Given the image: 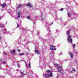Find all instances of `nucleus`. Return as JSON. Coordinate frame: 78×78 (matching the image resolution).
<instances>
[{"label":"nucleus","instance_id":"1","mask_svg":"<svg viewBox=\"0 0 78 78\" xmlns=\"http://www.w3.org/2000/svg\"><path fill=\"white\" fill-rule=\"evenodd\" d=\"M70 30H69L67 32L66 34L68 35L67 39L68 42L72 43V36L70 35Z\"/></svg>","mask_w":78,"mask_h":78},{"label":"nucleus","instance_id":"2","mask_svg":"<svg viewBox=\"0 0 78 78\" xmlns=\"http://www.w3.org/2000/svg\"><path fill=\"white\" fill-rule=\"evenodd\" d=\"M52 74L53 73H51L50 74H44L43 76L46 77V78H48V77H51Z\"/></svg>","mask_w":78,"mask_h":78},{"label":"nucleus","instance_id":"3","mask_svg":"<svg viewBox=\"0 0 78 78\" xmlns=\"http://www.w3.org/2000/svg\"><path fill=\"white\" fill-rule=\"evenodd\" d=\"M58 72H60L61 73H63L64 71L62 70V67L59 66L58 67Z\"/></svg>","mask_w":78,"mask_h":78},{"label":"nucleus","instance_id":"4","mask_svg":"<svg viewBox=\"0 0 78 78\" xmlns=\"http://www.w3.org/2000/svg\"><path fill=\"white\" fill-rule=\"evenodd\" d=\"M35 53L37 54V55H39L40 54V52L38 51V48H37V47H35Z\"/></svg>","mask_w":78,"mask_h":78},{"label":"nucleus","instance_id":"5","mask_svg":"<svg viewBox=\"0 0 78 78\" xmlns=\"http://www.w3.org/2000/svg\"><path fill=\"white\" fill-rule=\"evenodd\" d=\"M20 14H21V12H20L19 11L17 12V17L16 18V19H18L19 18H20Z\"/></svg>","mask_w":78,"mask_h":78},{"label":"nucleus","instance_id":"6","mask_svg":"<svg viewBox=\"0 0 78 78\" xmlns=\"http://www.w3.org/2000/svg\"><path fill=\"white\" fill-rule=\"evenodd\" d=\"M55 48V47L53 45L51 46L50 47V48L51 50H56V48Z\"/></svg>","mask_w":78,"mask_h":78},{"label":"nucleus","instance_id":"7","mask_svg":"<svg viewBox=\"0 0 78 78\" xmlns=\"http://www.w3.org/2000/svg\"><path fill=\"white\" fill-rule=\"evenodd\" d=\"M27 6H29L30 8H32V7H33V5H32V4H31L30 3H28L27 5Z\"/></svg>","mask_w":78,"mask_h":78},{"label":"nucleus","instance_id":"8","mask_svg":"<svg viewBox=\"0 0 78 78\" xmlns=\"http://www.w3.org/2000/svg\"><path fill=\"white\" fill-rule=\"evenodd\" d=\"M15 52H16V50H13L12 51L11 53L12 54H13V55H14V54H15Z\"/></svg>","mask_w":78,"mask_h":78},{"label":"nucleus","instance_id":"9","mask_svg":"<svg viewBox=\"0 0 78 78\" xmlns=\"http://www.w3.org/2000/svg\"><path fill=\"white\" fill-rule=\"evenodd\" d=\"M70 55V56L71 57V58H73V54L72 53V52H70L69 53Z\"/></svg>","mask_w":78,"mask_h":78},{"label":"nucleus","instance_id":"10","mask_svg":"<svg viewBox=\"0 0 78 78\" xmlns=\"http://www.w3.org/2000/svg\"><path fill=\"white\" fill-rule=\"evenodd\" d=\"M23 76H24V75L23 74V73L21 72V76H20V77H23Z\"/></svg>","mask_w":78,"mask_h":78},{"label":"nucleus","instance_id":"11","mask_svg":"<svg viewBox=\"0 0 78 78\" xmlns=\"http://www.w3.org/2000/svg\"><path fill=\"white\" fill-rule=\"evenodd\" d=\"M43 16L42 15L41 16V20H43L44 18H43Z\"/></svg>","mask_w":78,"mask_h":78},{"label":"nucleus","instance_id":"12","mask_svg":"<svg viewBox=\"0 0 78 78\" xmlns=\"http://www.w3.org/2000/svg\"><path fill=\"white\" fill-rule=\"evenodd\" d=\"M68 15L69 17H70L71 14V13H70L68 12Z\"/></svg>","mask_w":78,"mask_h":78},{"label":"nucleus","instance_id":"13","mask_svg":"<svg viewBox=\"0 0 78 78\" xmlns=\"http://www.w3.org/2000/svg\"><path fill=\"white\" fill-rule=\"evenodd\" d=\"M5 6H6L5 3H4L3 4H2V7H3V8H4V7H5Z\"/></svg>","mask_w":78,"mask_h":78},{"label":"nucleus","instance_id":"14","mask_svg":"<svg viewBox=\"0 0 78 78\" xmlns=\"http://www.w3.org/2000/svg\"><path fill=\"white\" fill-rule=\"evenodd\" d=\"M24 55V53H22L21 54H19V55H20V56H23V55Z\"/></svg>","mask_w":78,"mask_h":78},{"label":"nucleus","instance_id":"15","mask_svg":"<svg viewBox=\"0 0 78 78\" xmlns=\"http://www.w3.org/2000/svg\"><path fill=\"white\" fill-rule=\"evenodd\" d=\"M75 72V69H73L71 71V73H73V72Z\"/></svg>","mask_w":78,"mask_h":78},{"label":"nucleus","instance_id":"16","mask_svg":"<svg viewBox=\"0 0 78 78\" xmlns=\"http://www.w3.org/2000/svg\"><path fill=\"white\" fill-rule=\"evenodd\" d=\"M0 27H5V25L3 24H1L0 25Z\"/></svg>","mask_w":78,"mask_h":78},{"label":"nucleus","instance_id":"17","mask_svg":"<svg viewBox=\"0 0 78 78\" xmlns=\"http://www.w3.org/2000/svg\"><path fill=\"white\" fill-rule=\"evenodd\" d=\"M20 27V24H17V28H19V27Z\"/></svg>","mask_w":78,"mask_h":78},{"label":"nucleus","instance_id":"18","mask_svg":"<svg viewBox=\"0 0 78 78\" xmlns=\"http://www.w3.org/2000/svg\"><path fill=\"white\" fill-rule=\"evenodd\" d=\"M47 73H50V72H51V71L50 70H47Z\"/></svg>","mask_w":78,"mask_h":78},{"label":"nucleus","instance_id":"19","mask_svg":"<svg viewBox=\"0 0 78 78\" xmlns=\"http://www.w3.org/2000/svg\"><path fill=\"white\" fill-rule=\"evenodd\" d=\"M21 6H22V5H19L18 6L17 8H20V7H21Z\"/></svg>","mask_w":78,"mask_h":78},{"label":"nucleus","instance_id":"20","mask_svg":"<svg viewBox=\"0 0 78 78\" xmlns=\"http://www.w3.org/2000/svg\"><path fill=\"white\" fill-rule=\"evenodd\" d=\"M27 19H31V18H30V16H28L27 17Z\"/></svg>","mask_w":78,"mask_h":78},{"label":"nucleus","instance_id":"21","mask_svg":"<svg viewBox=\"0 0 78 78\" xmlns=\"http://www.w3.org/2000/svg\"><path fill=\"white\" fill-rule=\"evenodd\" d=\"M30 65H31V63H29V67L30 68V67H31L30 66Z\"/></svg>","mask_w":78,"mask_h":78},{"label":"nucleus","instance_id":"22","mask_svg":"<svg viewBox=\"0 0 78 78\" xmlns=\"http://www.w3.org/2000/svg\"><path fill=\"white\" fill-rule=\"evenodd\" d=\"M73 47L74 48H75V46H76L75 44H73Z\"/></svg>","mask_w":78,"mask_h":78},{"label":"nucleus","instance_id":"23","mask_svg":"<svg viewBox=\"0 0 78 78\" xmlns=\"http://www.w3.org/2000/svg\"><path fill=\"white\" fill-rule=\"evenodd\" d=\"M17 66L18 67H20V65H19V64H17Z\"/></svg>","mask_w":78,"mask_h":78},{"label":"nucleus","instance_id":"24","mask_svg":"<svg viewBox=\"0 0 78 78\" xmlns=\"http://www.w3.org/2000/svg\"><path fill=\"white\" fill-rule=\"evenodd\" d=\"M19 52H20V50H19V49H18L17 50Z\"/></svg>","mask_w":78,"mask_h":78},{"label":"nucleus","instance_id":"25","mask_svg":"<svg viewBox=\"0 0 78 78\" xmlns=\"http://www.w3.org/2000/svg\"><path fill=\"white\" fill-rule=\"evenodd\" d=\"M68 60L67 59H65L64 61H68Z\"/></svg>","mask_w":78,"mask_h":78},{"label":"nucleus","instance_id":"26","mask_svg":"<svg viewBox=\"0 0 78 78\" xmlns=\"http://www.w3.org/2000/svg\"><path fill=\"white\" fill-rule=\"evenodd\" d=\"M61 11H63V9H60Z\"/></svg>","mask_w":78,"mask_h":78},{"label":"nucleus","instance_id":"27","mask_svg":"<svg viewBox=\"0 0 78 78\" xmlns=\"http://www.w3.org/2000/svg\"><path fill=\"white\" fill-rule=\"evenodd\" d=\"M5 63H6V62H3V64H5Z\"/></svg>","mask_w":78,"mask_h":78},{"label":"nucleus","instance_id":"28","mask_svg":"<svg viewBox=\"0 0 78 78\" xmlns=\"http://www.w3.org/2000/svg\"><path fill=\"white\" fill-rule=\"evenodd\" d=\"M4 55H6V53H4Z\"/></svg>","mask_w":78,"mask_h":78},{"label":"nucleus","instance_id":"29","mask_svg":"<svg viewBox=\"0 0 78 78\" xmlns=\"http://www.w3.org/2000/svg\"><path fill=\"white\" fill-rule=\"evenodd\" d=\"M62 55V53H60V54H59V55Z\"/></svg>","mask_w":78,"mask_h":78},{"label":"nucleus","instance_id":"30","mask_svg":"<svg viewBox=\"0 0 78 78\" xmlns=\"http://www.w3.org/2000/svg\"><path fill=\"white\" fill-rule=\"evenodd\" d=\"M1 65H0V69H1Z\"/></svg>","mask_w":78,"mask_h":78},{"label":"nucleus","instance_id":"31","mask_svg":"<svg viewBox=\"0 0 78 78\" xmlns=\"http://www.w3.org/2000/svg\"><path fill=\"white\" fill-rule=\"evenodd\" d=\"M25 62L26 63V66H27V64L26 63V62Z\"/></svg>","mask_w":78,"mask_h":78},{"label":"nucleus","instance_id":"32","mask_svg":"<svg viewBox=\"0 0 78 78\" xmlns=\"http://www.w3.org/2000/svg\"><path fill=\"white\" fill-rule=\"evenodd\" d=\"M34 24H35V22H34Z\"/></svg>","mask_w":78,"mask_h":78},{"label":"nucleus","instance_id":"33","mask_svg":"<svg viewBox=\"0 0 78 78\" xmlns=\"http://www.w3.org/2000/svg\"><path fill=\"white\" fill-rule=\"evenodd\" d=\"M56 66H58V65H56Z\"/></svg>","mask_w":78,"mask_h":78},{"label":"nucleus","instance_id":"34","mask_svg":"<svg viewBox=\"0 0 78 78\" xmlns=\"http://www.w3.org/2000/svg\"><path fill=\"white\" fill-rule=\"evenodd\" d=\"M1 39V37L0 36V40Z\"/></svg>","mask_w":78,"mask_h":78},{"label":"nucleus","instance_id":"35","mask_svg":"<svg viewBox=\"0 0 78 78\" xmlns=\"http://www.w3.org/2000/svg\"><path fill=\"white\" fill-rule=\"evenodd\" d=\"M52 24H53V23H52L51 24V25H52Z\"/></svg>","mask_w":78,"mask_h":78},{"label":"nucleus","instance_id":"36","mask_svg":"<svg viewBox=\"0 0 78 78\" xmlns=\"http://www.w3.org/2000/svg\"><path fill=\"white\" fill-rule=\"evenodd\" d=\"M1 19V17L0 16V19Z\"/></svg>","mask_w":78,"mask_h":78},{"label":"nucleus","instance_id":"37","mask_svg":"<svg viewBox=\"0 0 78 78\" xmlns=\"http://www.w3.org/2000/svg\"><path fill=\"white\" fill-rule=\"evenodd\" d=\"M4 32V33H6V32Z\"/></svg>","mask_w":78,"mask_h":78},{"label":"nucleus","instance_id":"38","mask_svg":"<svg viewBox=\"0 0 78 78\" xmlns=\"http://www.w3.org/2000/svg\"><path fill=\"white\" fill-rule=\"evenodd\" d=\"M16 71H19V70H18V71L17 70H16Z\"/></svg>","mask_w":78,"mask_h":78},{"label":"nucleus","instance_id":"39","mask_svg":"<svg viewBox=\"0 0 78 78\" xmlns=\"http://www.w3.org/2000/svg\"><path fill=\"white\" fill-rule=\"evenodd\" d=\"M23 61V60H22V61Z\"/></svg>","mask_w":78,"mask_h":78},{"label":"nucleus","instance_id":"40","mask_svg":"<svg viewBox=\"0 0 78 78\" xmlns=\"http://www.w3.org/2000/svg\"><path fill=\"white\" fill-rule=\"evenodd\" d=\"M6 24H7V23H6Z\"/></svg>","mask_w":78,"mask_h":78},{"label":"nucleus","instance_id":"41","mask_svg":"<svg viewBox=\"0 0 78 78\" xmlns=\"http://www.w3.org/2000/svg\"><path fill=\"white\" fill-rule=\"evenodd\" d=\"M50 29V28H49V29Z\"/></svg>","mask_w":78,"mask_h":78},{"label":"nucleus","instance_id":"42","mask_svg":"<svg viewBox=\"0 0 78 78\" xmlns=\"http://www.w3.org/2000/svg\"><path fill=\"white\" fill-rule=\"evenodd\" d=\"M0 61H1V60H0Z\"/></svg>","mask_w":78,"mask_h":78}]
</instances>
